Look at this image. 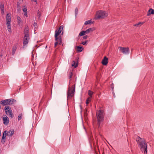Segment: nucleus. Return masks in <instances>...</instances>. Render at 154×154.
<instances>
[{
	"instance_id": "9d476101",
	"label": "nucleus",
	"mask_w": 154,
	"mask_h": 154,
	"mask_svg": "<svg viewBox=\"0 0 154 154\" xmlns=\"http://www.w3.org/2000/svg\"><path fill=\"white\" fill-rule=\"evenodd\" d=\"M29 36H24L23 40V46L26 45L28 42L29 40Z\"/></svg>"
},
{
	"instance_id": "39448f33",
	"label": "nucleus",
	"mask_w": 154,
	"mask_h": 154,
	"mask_svg": "<svg viewBox=\"0 0 154 154\" xmlns=\"http://www.w3.org/2000/svg\"><path fill=\"white\" fill-rule=\"evenodd\" d=\"M6 25L8 27V30L9 32H11L10 22L11 21V17L9 14H8L6 16Z\"/></svg>"
},
{
	"instance_id": "1a4fd4ad",
	"label": "nucleus",
	"mask_w": 154,
	"mask_h": 154,
	"mask_svg": "<svg viewBox=\"0 0 154 154\" xmlns=\"http://www.w3.org/2000/svg\"><path fill=\"white\" fill-rule=\"evenodd\" d=\"M94 30V29L93 28H90L86 30L81 32L79 34V36H81L85 35L87 34L92 32Z\"/></svg>"
},
{
	"instance_id": "393cba45",
	"label": "nucleus",
	"mask_w": 154,
	"mask_h": 154,
	"mask_svg": "<svg viewBox=\"0 0 154 154\" xmlns=\"http://www.w3.org/2000/svg\"><path fill=\"white\" fill-rule=\"evenodd\" d=\"M143 23V22H139L137 23L134 24V26L139 27L141 26Z\"/></svg>"
},
{
	"instance_id": "a878e982",
	"label": "nucleus",
	"mask_w": 154,
	"mask_h": 154,
	"mask_svg": "<svg viewBox=\"0 0 154 154\" xmlns=\"http://www.w3.org/2000/svg\"><path fill=\"white\" fill-rule=\"evenodd\" d=\"M72 66H74V68L78 66V63H75L74 61H73L72 65Z\"/></svg>"
},
{
	"instance_id": "6ab92c4d",
	"label": "nucleus",
	"mask_w": 154,
	"mask_h": 154,
	"mask_svg": "<svg viewBox=\"0 0 154 154\" xmlns=\"http://www.w3.org/2000/svg\"><path fill=\"white\" fill-rule=\"evenodd\" d=\"M0 9L1 10L2 14H4L5 13L4 8V4L2 3L0 5Z\"/></svg>"
},
{
	"instance_id": "4be33fe9",
	"label": "nucleus",
	"mask_w": 154,
	"mask_h": 154,
	"mask_svg": "<svg viewBox=\"0 0 154 154\" xmlns=\"http://www.w3.org/2000/svg\"><path fill=\"white\" fill-rule=\"evenodd\" d=\"M23 12L24 14V15L26 16V17H27V10L26 8H24L23 10Z\"/></svg>"
},
{
	"instance_id": "b1692460",
	"label": "nucleus",
	"mask_w": 154,
	"mask_h": 154,
	"mask_svg": "<svg viewBox=\"0 0 154 154\" xmlns=\"http://www.w3.org/2000/svg\"><path fill=\"white\" fill-rule=\"evenodd\" d=\"M17 10L18 12H19L21 11V6L19 2L17 3Z\"/></svg>"
},
{
	"instance_id": "58836bf2",
	"label": "nucleus",
	"mask_w": 154,
	"mask_h": 154,
	"mask_svg": "<svg viewBox=\"0 0 154 154\" xmlns=\"http://www.w3.org/2000/svg\"><path fill=\"white\" fill-rule=\"evenodd\" d=\"M41 15L39 13V12H38V18H39L41 17Z\"/></svg>"
},
{
	"instance_id": "6e6552de",
	"label": "nucleus",
	"mask_w": 154,
	"mask_h": 154,
	"mask_svg": "<svg viewBox=\"0 0 154 154\" xmlns=\"http://www.w3.org/2000/svg\"><path fill=\"white\" fill-rule=\"evenodd\" d=\"M63 26H61L58 29H57L55 30L54 35L55 40H57L58 39V36L61 33V31L63 28Z\"/></svg>"
},
{
	"instance_id": "c85d7f7f",
	"label": "nucleus",
	"mask_w": 154,
	"mask_h": 154,
	"mask_svg": "<svg viewBox=\"0 0 154 154\" xmlns=\"http://www.w3.org/2000/svg\"><path fill=\"white\" fill-rule=\"evenodd\" d=\"M92 21L91 20H88L87 21H86L85 23V25H87L90 23H91Z\"/></svg>"
},
{
	"instance_id": "a211bd4d",
	"label": "nucleus",
	"mask_w": 154,
	"mask_h": 154,
	"mask_svg": "<svg viewBox=\"0 0 154 154\" xmlns=\"http://www.w3.org/2000/svg\"><path fill=\"white\" fill-rule=\"evenodd\" d=\"M17 49V47L16 45L13 46L12 48V55L14 56L15 53V51Z\"/></svg>"
},
{
	"instance_id": "f704fd0d",
	"label": "nucleus",
	"mask_w": 154,
	"mask_h": 154,
	"mask_svg": "<svg viewBox=\"0 0 154 154\" xmlns=\"http://www.w3.org/2000/svg\"><path fill=\"white\" fill-rule=\"evenodd\" d=\"M72 73L70 72L69 74V78L70 79L72 78Z\"/></svg>"
},
{
	"instance_id": "f8f14e48",
	"label": "nucleus",
	"mask_w": 154,
	"mask_h": 154,
	"mask_svg": "<svg viewBox=\"0 0 154 154\" xmlns=\"http://www.w3.org/2000/svg\"><path fill=\"white\" fill-rule=\"evenodd\" d=\"M3 119L4 124L6 125H7L9 122L8 117L6 115H5V117H4Z\"/></svg>"
},
{
	"instance_id": "f257e3e1",
	"label": "nucleus",
	"mask_w": 154,
	"mask_h": 154,
	"mask_svg": "<svg viewBox=\"0 0 154 154\" xmlns=\"http://www.w3.org/2000/svg\"><path fill=\"white\" fill-rule=\"evenodd\" d=\"M136 141L140 150L143 152L144 154L147 153V145L144 140H143L141 138L138 136L136 139Z\"/></svg>"
},
{
	"instance_id": "a19ab883",
	"label": "nucleus",
	"mask_w": 154,
	"mask_h": 154,
	"mask_svg": "<svg viewBox=\"0 0 154 154\" xmlns=\"http://www.w3.org/2000/svg\"><path fill=\"white\" fill-rule=\"evenodd\" d=\"M113 96H114V97H115V94H114V93H113Z\"/></svg>"
},
{
	"instance_id": "37998d69",
	"label": "nucleus",
	"mask_w": 154,
	"mask_h": 154,
	"mask_svg": "<svg viewBox=\"0 0 154 154\" xmlns=\"http://www.w3.org/2000/svg\"><path fill=\"white\" fill-rule=\"evenodd\" d=\"M94 147H95V143H94Z\"/></svg>"
},
{
	"instance_id": "c9c22d12",
	"label": "nucleus",
	"mask_w": 154,
	"mask_h": 154,
	"mask_svg": "<svg viewBox=\"0 0 154 154\" xmlns=\"http://www.w3.org/2000/svg\"><path fill=\"white\" fill-rule=\"evenodd\" d=\"M37 26V23L35 22H34V23L33 24V26L35 27V29H36Z\"/></svg>"
},
{
	"instance_id": "cd10ccee",
	"label": "nucleus",
	"mask_w": 154,
	"mask_h": 154,
	"mask_svg": "<svg viewBox=\"0 0 154 154\" xmlns=\"http://www.w3.org/2000/svg\"><path fill=\"white\" fill-rule=\"evenodd\" d=\"M93 94V92L91 90H89L88 92V94L90 96L89 97H92V95Z\"/></svg>"
},
{
	"instance_id": "0eeeda50",
	"label": "nucleus",
	"mask_w": 154,
	"mask_h": 154,
	"mask_svg": "<svg viewBox=\"0 0 154 154\" xmlns=\"http://www.w3.org/2000/svg\"><path fill=\"white\" fill-rule=\"evenodd\" d=\"M5 111L6 114L8 116H9L11 118L13 117V113L10 107L6 106L5 107Z\"/></svg>"
},
{
	"instance_id": "72a5a7b5",
	"label": "nucleus",
	"mask_w": 154,
	"mask_h": 154,
	"mask_svg": "<svg viewBox=\"0 0 154 154\" xmlns=\"http://www.w3.org/2000/svg\"><path fill=\"white\" fill-rule=\"evenodd\" d=\"M75 16H76L78 14V9L77 8H76L75 9Z\"/></svg>"
},
{
	"instance_id": "423d86ee",
	"label": "nucleus",
	"mask_w": 154,
	"mask_h": 154,
	"mask_svg": "<svg viewBox=\"0 0 154 154\" xmlns=\"http://www.w3.org/2000/svg\"><path fill=\"white\" fill-rule=\"evenodd\" d=\"M119 51L124 54H128L130 53V50L128 48L119 47H118Z\"/></svg>"
},
{
	"instance_id": "7ed1b4c3",
	"label": "nucleus",
	"mask_w": 154,
	"mask_h": 154,
	"mask_svg": "<svg viewBox=\"0 0 154 154\" xmlns=\"http://www.w3.org/2000/svg\"><path fill=\"white\" fill-rule=\"evenodd\" d=\"M108 14L105 11L100 10L98 11L96 14V18L97 19H104L107 17Z\"/></svg>"
},
{
	"instance_id": "7c9ffc66",
	"label": "nucleus",
	"mask_w": 154,
	"mask_h": 154,
	"mask_svg": "<svg viewBox=\"0 0 154 154\" xmlns=\"http://www.w3.org/2000/svg\"><path fill=\"white\" fill-rule=\"evenodd\" d=\"M88 42V41L86 40L85 42H82V44L83 45H87Z\"/></svg>"
},
{
	"instance_id": "2eb2a0df",
	"label": "nucleus",
	"mask_w": 154,
	"mask_h": 154,
	"mask_svg": "<svg viewBox=\"0 0 154 154\" xmlns=\"http://www.w3.org/2000/svg\"><path fill=\"white\" fill-rule=\"evenodd\" d=\"M24 33L25 34V36H29V28L28 26L25 27L24 30Z\"/></svg>"
},
{
	"instance_id": "20e7f679",
	"label": "nucleus",
	"mask_w": 154,
	"mask_h": 154,
	"mask_svg": "<svg viewBox=\"0 0 154 154\" xmlns=\"http://www.w3.org/2000/svg\"><path fill=\"white\" fill-rule=\"evenodd\" d=\"M75 87H72L70 88H69L68 92H67V99L69 98H71L74 95V93L75 92Z\"/></svg>"
},
{
	"instance_id": "bb28decb",
	"label": "nucleus",
	"mask_w": 154,
	"mask_h": 154,
	"mask_svg": "<svg viewBox=\"0 0 154 154\" xmlns=\"http://www.w3.org/2000/svg\"><path fill=\"white\" fill-rule=\"evenodd\" d=\"M8 131H5L3 134V136L2 137V138H6V136L7 134Z\"/></svg>"
},
{
	"instance_id": "aec40b11",
	"label": "nucleus",
	"mask_w": 154,
	"mask_h": 154,
	"mask_svg": "<svg viewBox=\"0 0 154 154\" xmlns=\"http://www.w3.org/2000/svg\"><path fill=\"white\" fill-rule=\"evenodd\" d=\"M9 105L13 104L14 102H16V100L13 99H8Z\"/></svg>"
},
{
	"instance_id": "dca6fc26",
	"label": "nucleus",
	"mask_w": 154,
	"mask_h": 154,
	"mask_svg": "<svg viewBox=\"0 0 154 154\" xmlns=\"http://www.w3.org/2000/svg\"><path fill=\"white\" fill-rule=\"evenodd\" d=\"M14 129L10 130L8 132L7 135L8 136H11L14 134Z\"/></svg>"
},
{
	"instance_id": "f3484780",
	"label": "nucleus",
	"mask_w": 154,
	"mask_h": 154,
	"mask_svg": "<svg viewBox=\"0 0 154 154\" xmlns=\"http://www.w3.org/2000/svg\"><path fill=\"white\" fill-rule=\"evenodd\" d=\"M150 14H154V10L150 8L147 12V16H149Z\"/></svg>"
},
{
	"instance_id": "412c9836",
	"label": "nucleus",
	"mask_w": 154,
	"mask_h": 154,
	"mask_svg": "<svg viewBox=\"0 0 154 154\" xmlns=\"http://www.w3.org/2000/svg\"><path fill=\"white\" fill-rule=\"evenodd\" d=\"M17 20L18 25H20V24L22 23V20L21 18L19 16H17Z\"/></svg>"
},
{
	"instance_id": "ea45409f",
	"label": "nucleus",
	"mask_w": 154,
	"mask_h": 154,
	"mask_svg": "<svg viewBox=\"0 0 154 154\" xmlns=\"http://www.w3.org/2000/svg\"><path fill=\"white\" fill-rule=\"evenodd\" d=\"M32 1H34L37 3V0H31Z\"/></svg>"
},
{
	"instance_id": "5701e85b",
	"label": "nucleus",
	"mask_w": 154,
	"mask_h": 154,
	"mask_svg": "<svg viewBox=\"0 0 154 154\" xmlns=\"http://www.w3.org/2000/svg\"><path fill=\"white\" fill-rule=\"evenodd\" d=\"M77 51L79 52H81L83 49V48L81 46H78L77 47Z\"/></svg>"
},
{
	"instance_id": "79ce46f5",
	"label": "nucleus",
	"mask_w": 154,
	"mask_h": 154,
	"mask_svg": "<svg viewBox=\"0 0 154 154\" xmlns=\"http://www.w3.org/2000/svg\"><path fill=\"white\" fill-rule=\"evenodd\" d=\"M85 111H86V112L87 111V109H85Z\"/></svg>"
},
{
	"instance_id": "9b49d317",
	"label": "nucleus",
	"mask_w": 154,
	"mask_h": 154,
	"mask_svg": "<svg viewBox=\"0 0 154 154\" xmlns=\"http://www.w3.org/2000/svg\"><path fill=\"white\" fill-rule=\"evenodd\" d=\"M55 41H56V42L54 44L55 48L56 47L58 44L60 45L61 43L62 39L61 38V36H58V39H57V40H55Z\"/></svg>"
},
{
	"instance_id": "c03bdc74",
	"label": "nucleus",
	"mask_w": 154,
	"mask_h": 154,
	"mask_svg": "<svg viewBox=\"0 0 154 154\" xmlns=\"http://www.w3.org/2000/svg\"><path fill=\"white\" fill-rule=\"evenodd\" d=\"M70 138H69V140L70 141Z\"/></svg>"
},
{
	"instance_id": "2f4dec72",
	"label": "nucleus",
	"mask_w": 154,
	"mask_h": 154,
	"mask_svg": "<svg viewBox=\"0 0 154 154\" xmlns=\"http://www.w3.org/2000/svg\"><path fill=\"white\" fill-rule=\"evenodd\" d=\"M22 114H20L19 115L18 117V119L19 121L20 120H21V119L22 118Z\"/></svg>"
},
{
	"instance_id": "e433bc0d",
	"label": "nucleus",
	"mask_w": 154,
	"mask_h": 154,
	"mask_svg": "<svg viewBox=\"0 0 154 154\" xmlns=\"http://www.w3.org/2000/svg\"><path fill=\"white\" fill-rule=\"evenodd\" d=\"M88 35H85L83 36V38L84 39H86L88 38Z\"/></svg>"
},
{
	"instance_id": "4468645a",
	"label": "nucleus",
	"mask_w": 154,
	"mask_h": 154,
	"mask_svg": "<svg viewBox=\"0 0 154 154\" xmlns=\"http://www.w3.org/2000/svg\"><path fill=\"white\" fill-rule=\"evenodd\" d=\"M8 103V99L2 100L0 102V103L3 106L9 105Z\"/></svg>"
},
{
	"instance_id": "4c0bfd02",
	"label": "nucleus",
	"mask_w": 154,
	"mask_h": 154,
	"mask_svg": "<svg viewBox=\"0 0 154 154\" xmlns=\"http://www.w3.org/2000/svg\"><path fill=\"white\" fill-rule=\"evenodd\" d=\"M111 88L112 89V90L113 89V84L112 83L111 85Z\"/></svg>"
},
{
	"instance_id": "f03ea898",
	"label": "nucleus",
	"mask_w": 154,
	"mask_h": 154,
	"mask_svg": "<svg viewBox=\"0 0 154 154\" xmlns=\"http://www.w3.org/2000/svg\"><path fill=\"white\" fill-rule=\"evenodd\" d=\"M104 115V112L103 109H100L97 112L96 116L97 122V124L99 128H100L102 126Z\"/></svg>"
},
{
	"instance_id": "473e14b6",
	"label": "nucleus",
	"mask_w": 154,
	"mask_h": 154,
	"mask_svg": "<svg viewBox=\"0 0 154 154\" xmlns=\"http://www.w3.org/2000/svg\"><path fill=\"white\" fill-rule=\"evenodd\" d=\"M6 140V138H2V143L4 144L5 141Z\"/></svg>"
},
{
	"instance_id": "c756f323",
	"label": "nucleus",
	"mask_w": 154,
	"mask_h": 154,
	"mask_svg": "<svg viewBox=\"0 0 154 154\" xmlns=\"http://www.w3.org/2000/svg\"><path fill=\"white\" fill-rule=\"evenodd\" d=\"M91 97H89L86 100V103L87 104H88L89 102L91 101Z\"/></svg>"
},
{
	"instance_id": "ddd939ff",
	"label": "nucleus",
	"mask_w": 154,
	"mask_h": 154,
	"mask_svg": "<svg viewBox=\"0 0 154 154\" xmlns=\"http://www.w3.org/2000/svg\"><path fill=\"white\" fill-rule=\"evenodd\" d=\"M108 58L106 56H105L102 61V63L104 65H106L108 63Z\"/></svg>"
}]
</instances>
